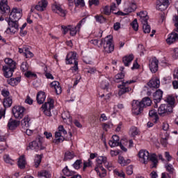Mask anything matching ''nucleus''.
<instances>
[{"label":"nucleus","mask_w":178,"mask_h":178,"mask_svg":"<svg viewBox=\"0 0 178 178\" xmlns=\"http://www.w3.org/2000/svg\"><path fill=\"white\" fill-rule=\"evenodd\" d=\"M74 67H71V70L72 72H77L79 70V62L77 61V54L74 51L70 52L66 57V64L67 65H73Z\"/></svg>","instance_id":"obj_1"},{"label":"nucleus","mask_w":178,"mask_h":178,"mask_svg":"<svg viewBox=\"0 0 178 178\" xmlns=\"http://www.w3.org/2000/svg\"><path fill=\"white\" fill-rule=\"evenodd\" d=\"M145 106V104L141 103L140 101L133 100L131 103L132 113L136 115H140V113H143V111H144Z\"/></svg>","instance_id":"obj_2"},{"label":"nucleus","mask_w":178,"mask_h":178,"mask_svg":"<svg viewBox=\"0 0 178 178\" xmlns=\"http://www.w3.org/2000/svg\"><path fill=\"white\" fill-rule=\"evenodd\" d=\"M112 41H113L112 35H108L104 40V49L107 54H111L115 50V45L112 44Z\"/></svg>","instance_id":"obj_3"},{"label":"nucleus","mask_w":178,"mask_h":178,"mask_svg":"<svg viewBox=\"0 0 178 178\" xmlns=\"http://www.w3.org/2000/svg\"><path fill=\"white\" fill-rule=\"evenodd\" d=\"M65 136V134H67V131H66V129L63 127V125H60L58 127V131L55 133V139L53 140V143H55V144H58V143H60L64 141L65 138L62 136Z\"/></svg>","instance_id":"obj_4"},{"label":"nucleus","mask_w":178,"mask_h":178,"mask_svg":"<svg viewBox=\"0 0 178 178\" xmlns=\"http://www.w3.org/2000/svg\"><path fill=\"white\" fill-rule=\"evenodd\" d=\"M133 83H136V81L131 80V81H127L126 82H122L121 85H118V88H120V90L118 92V95L122 96L123 94H126V92H130L131 91V88L127 86V84H133Z\"/></svg>","instance_id":"obj_5"},{"label":"nucleus","mask_w":178,"mask_h":178,"mask_svg":"<svg viewBox=\"0 0 178 178\" xmlns=\"http://www.w3.org/2000/svg\"><path fill=\"white\" fill-rule=\"evenodd\" d=\"M44 147H42L41 140L38 139L29 143L26 147V150L29 151V149H32V151H35L37 152L38 151H40V149H44Z\"/></svg>","instance_id":"obj_6"},{"label":"nucleus","mask_w":178,"mask_h":178,"mask_svg":"<svg viewBox=\"0 0 178 178\" xmlns=\"http://www.w3.org/2000/svg\"><path fill=\"white\" fill-rule=\"evenodd\" d=\"M172 112V106L168 104H161L158 108V114L160 116H166L167 115H170Z\"/></svg>","instance_id":"obj_7"},{"label":"nucleus","mask_w":178,"mask_h":178,"mask_svg":"<svg viewBox=\"0 0 178 178\" xmlns=\"http://www.w3.org/2000/svg\"><path fill=\"white\" fill-rule=\"evenodd\" d=\"M13 113L16 119H22L24 116L26 108L23 106H15L13 108Z\"/></svg>","instance_id":"obj_8"},{"label":"nucleus","mask_w":178,"mask_h":178,"mask_svg":"<svg viewBox=\"0 0 178 178\" xmlns=\"http://www.w3.org/2000/svg\"><path fill=\"white\" fill-rule=\"evenodd\" d=\"M22 18V10L17 9V8H13L9 15V20H15L19 22Z\"/></svg>","instance_id":"obj_9"},{"label":"nucleus","mask_w":178,"mask_h":178,"mask_svg":"<svg viewBox=\"0 0 178 178\" xmlns=\"http://www.w3.org/2000/svg\"><path fill=\"white\" fill-rule=\"evenodd\" d=\"M41 108L47 116H49L51 113L48 111V109L49 111H51V109H54V99L49 98L47 102L42 106Z\"/></svg>","instance_id":"obj_10"},{"label":"nucleus","mask_w":178,"mask_h":178,"mask_svg":"<svg viewBox=\"0 0 178 178\" xmlns=\"http://www.w3.org/2000/svg\"><path fill=\"white\" fill-rule=\"evenodd\" d=\"M9 27L7 29L6 31H10L12 34H15L17 30H19V23L15 20H9L8 21Z\"/></svg>","instance_id":"obj_11"},{"label":"nucleus","mask_w":178,"mask_h":178,"mask_svg":"<svg viewBox=\"0 0 178 178\" xmlns=\"http://www.w3.org/2000/svg\"><path fill=\"white\" fill-rule=\"evenodd\" d=\"M138 156L143 161V163L147 165L148 161H149V152L148 151L142 149L138 152Z\"/></svg>","instance_id":"obj_12"},{"label":"nucleus","mask_w":178,"mask_h":178,"mask_svg":"<svg viewBox=\"0 0 178 178\" xmlns=\"http://www.w3.org/2000/svg\"><path fill=\"white\" fill-rule=\"evenodd\" d=\"M137 9V6L136 3H132L131 6L127 8H124V12L118 11V13H114L115 15H118V16H126V15H129L131 13V12H134Z\"/></svg>","instance_id":"obj_13"},{"label":"nucleus","mask_w":178,"mask_h":178,"mask_svg":"<svg viewBox=\"0 0 178 178\" xmlns=\"http://www.w3.org/2000/svg\"><path fill=\"white\" fill-rule=\"evenodd\" d=\"M168 6H169V0H159L156 2V9L158 10H161V12L163 10H165V9H168Z\"/></svg>","instance_id":"obj_14"},{"label":"nucleus","mask_w":178,"mask_h":178,"mask_svg":"<svg viewBox=\"0 0 178 178\" xmlns=\"http://www.w3.org/2000/svg\"><path fill=\"white\" fill-rule=\"evenodd\" d=\"M52 10L55 12V13H57L61 17H65L66 16V14L67 12L62 8L59 4H54L52 6Z\"/></svg>","instance_id":"obj_15"},{"label":"nucleus","mask_w":178,"mask_h":178,"mask_svg":"<svg viewBox=\"0 0 178 178\" xmlns=\"http://www.w3.org/2000/svg\"><path fill=\"white\" fill-rule=\"evenodd\" d=\"M159 63V61L156 58H152V60H150L149 63V70L152 73H156L158 72V65Z\"/></svg>","instance_id":"obj_16"},{"label":"nucleus","mask_w":178,"mask_h":178,"mask_svg":"<svg viewBox=\"0 0 178 178\" xmlns=\"http://www.w3.org/2000/svg\"><path fill=\"white\" fill-rule=\"evenodd\" d=\"M0 10L3 13H10V7L8 6V0H0Z\"/></svg>","instance_id":"obj_17"},{"label":"nucleus","mask_w":178,"mask_h":178,"mask_svg":"<svg viewBox=\"0 0 178 178\" xmlns=\"http://www.w3.org/2000/svg\"><path fill=\"white\" fill-rule=\"evenodd\" d=\"M47 6H48V1L41 0L38 2V5L35 6V8L38 12H44V10L47 9Z\"/></svg>","instance_id":"obj_18"},{"label":"nucleus","mask_w":178,"mask_h":178,"mask_svg":"<svg viewBox=\"0 0 178 178\" xmlns=\"http://www.w3.org/2000/svg\"><path fill=\"white\" fill-rule=\"evenodd\" d=\"M51 88H53L57 95L62 94V87L60 83L58 81H53L50 84Z\"/></svg>","instance_id":"obj_19"},{"label":"nucleus","mask_w":178,"mask_h":178,"mask_svg":"<svg viewBox=\"0 0 178 178\" xmlns=\"http://www.w3.org/2000/svg\"><path fill=\"white\" fill-rule=\"evenodd\" d=\"M178 40V34L172 32L170 35L169 37L167 38L166 42L167 44H169V45L173 44V42H176V40Z\"/></svg>","instance_id":"obj_20"},{"label":"nucleus","mask_w":178,"mask_h":178,"mask_svg":"<svg viewBox=\"0 0 178 178\" xmlns=\"http://www.w3.org/2000/svg\"><path fill=\"white\" fill-rule=\"evenodd\" d=\"M6 65L3 66V67H8L9 69H16V63L13 61L11 58H6L4 60Z\"/></svg>","instance_id":"obj_21"},{"label":"nucleus","mask_w":178,"mask_h":178,"mask_svg":"<svg viewBox=\"0 0 178 178\" xmlns=\"http://www.w3.org/2000/svg\"><path fill=\"white\" fill-rule=\"evenodd\" d=\"M19 124H20V121L13 120V119L10 118L8 121V127L9 130H15Z\"/></svg>","instance_id":"obj_22"},{"label":"nucleus","mask_w":178,"mask_h":178,"mask_svg":"<svg viewBox=\"0 0 178 178\" xmlns=\"http://www.w3.org/2000/svg\"><path fill=\"white\" fill-rule=\"evenodd\" d=\"M62 119L67 124H72V118H70V113L65 111L61 114Z\"/></svg>","instance_id":"obj_23"},{"label":"nucleus","mask_w":178,"mask_h":178,"mask_svg":"<svg viewBox=\"0 0 178 178\" xmlns=\"http://www.w3.org/2000/svg\"><path fill=\"white\" fill-rule=\"evenodd\" d=\"M45 98H47V96H45V92L42 91L39 92L36 96L38 104L41 105L43 102H45Z\"/></svg>","instance_id":"obj_24"},{"label":"nucleus","mask_w":178,"mask_h":178,"mask_svg":"<svg viewBox=\"0 0 178 178\" xmlns=\"http://www.w3.org/2000/svg\"><path fill=\"white\" fill-rule=\"evenodd\" d=\"M163 95V92L159 89L154 93V101H155V102H161Z\"/></svg>","instance_id":"obj_25"},{"label":"nucleus","mask_w":178,"mask_h":178,"mask_svg":"<svg viewBox=\"0 0 178 178\" xmlns=\"http://www.w3.org/2000/svg\"><path fill=\"white\" fill-rule=\"evenodd\" d=\"M147 86L150 88H159L160 81L159 79H153L148 82Z\"/></svg>","instance_id":"obj_26"},{"label":"nucleus","mask_w":178,"mask_h":178,"mask_svg":"<svg viewBox=\"0 0 178 178\" xmlns=\"http://www.w3.org/2000/svg\"><path fill=\"white\" fill-rule=\"evenodd\" d=\"M134 59V56L133 54H130L129 56H125L122 58V62L124 66H129L130 63H131L132 60Z\"/></svg>","instance_id":"obj_27"},{"label":"nucleus","mask_w":178,"mask_h":178,"mask_svg":"<svg viewBox=\"0 0 178 178\" xmlns=\"http://www.w3.org/2000/svg\"><path fill=\"white\" fill-rule=\"evenodd\" d=\"M3 70L5 77L7 79L12 77V76H13V72H15V69L8 68V67H3Z\"/></svg>","instance_id":"obj_28"},{"label":"nucleus","mask_w":178,"mask_h":178,"mask_svg":"<svg viewBox=\"0 0 178 178\" xmlns=\"http://www.w3.org/2000/svg\"><path fill=\"white\" fill-rule=\"evenodd\" d=\"M4 108H10L12 104H13V100L11 97H6L3 102Z\"/></svg>","instance_id":"obj_29"},{"label":"nucleus","mask_w":178,"mask_h":178,"mask_svg":"<svg viewBox=\"0 0 178 178\" xmlns=\"http://www.w3.org/2000/svg\"><path fill=\"white\" fill-rule=\"evenodd\" d=\"M140 104H143V109L144 108H147V106H151L152 105V100L148 97H144L141 101Z\"/></svg>","instance_id":"obj_30"},{"label":"nucleus","mask_w":178,"mask_h":178,"mask_svg":"<svg viewBox=\"0 0 178 178\" xmlns=\"http://www.w3.org/2000/svg\"><path fill=\"white\" fill-rule=\"evenodd\" d=\"M18 166L19 169H24V168H26V158H24V155L19 157L18 161Z\"/></svg>","instance_id":"obj_31"},{"label":"nucleus","mask_w":178,"mask_h":178,"mask_svg":"<svg viewBox=\"0 0 178 178\" xmlns=\"http://www.w3.org/2000/svg\"><path fill=\"white\" fill-rule=\"evenodd\" d=\"M118 162L122 165V166H126V165H129L131 161L130 159H124V157L122 156H118Z\"/></svg>","instance_id":"obj_32"},{"label":"nucleus","mask_w":178,"mask_h":178,"mask_svg":"<svg viewBox=\"0 0 178 178\" xmlns=\"http://www.w3.org/2000/svg\"><path fill=\"white\" fill-rule=\"evenodd\" d=\"M63 173L64 176L70 177L73 176L76 172L74 171L69 170V168L67 166H65L64 169H63Z\"/></svg>","instance_id":"obj_33"},{"label":"nucleus","mask_w":178,"mask_h":178,"mask_svg":"<svg viewBox=\"0 0 178 178\" xmlns=\"http://www.w3.org/2000/svg\"><path fill=\"white\" fill-rule=\"evenodd\" d=\"M165 101L168 103L166 105L172 106V108L173 109L175 107V97H173V96H168Z\"/></svg>","instance_id":"obj_34"},{"label":"nucleus","mask_w":178,"mask_h":178,"mask_svg":"<svg viewBox=\"0 0 178 178\" xmlns=\"http://www.w3.org/2000/svg\"><path fill=\"white\" fill-rule=\"evenodd\" d=\"M130 133L132 137H136V136H138V134H140V130H138V127H132L130 129Z\"/></svg>","instance_id":"obj_35"},{"label":"nucleus","mask_w":178,"mask_h":178,"mask_svg":"<svg viewBox=\"0 0 178 178\" xmlns=\"http://www.w3.org/2000/svg\"><path fill=\"white\" fill-rule=\"evenodd\" d=\"M149 116L150 118H154L156 122V120H159V117L158 116V113H156V111H155V109H152L149 111Z\"/></svg>","instance_id":"obj_36"},{"label":"nucleus","mask_w":178,"mask_h":178,"mask_svg":"<svg viewBox=\"0 0 178 178\" xmlns=\"http://www.w3.org/2000/svg\"><path fill=\"white\" fill-rule=\"evenodd\" d=\"M24 55L26 58H33L34 56V54L29 49V47H24Z\"/></svg>","instance_id":"obj_37"},{"label":"nucleus","mask_w":178,"mask_h":178,"mask_svg":"<svg viewBox=\"0 0 178 178\" xmlns=\"http://www.w3.org/2000/svg\"><path fill=\"white\" fill-rule=\"evenodd\" d=\"M74 158V153L73 152H67L65 154L64 161L73 159Z\"/></svg>","instance_id":"obj_38"},{"label":"nucleus","mask_w":178,"mask_h":178,"mask_svg":"<svg viewBox=\"0 0 178 178\" xmlns=\"http://www.w3.org/2000/svg\"><path fill=\"white\" fill-rule=\"evenodd\" d=\"M39 177H45V178H49L51 177V174L47 170H42L38 172Z\"/></svg>","instance_id":"obj_39"},{"label":"nucleus","mask_w":178,"mask_h":178,"mask_svg":"<svg viewBox=\"0 0 178 178\" xmlns=\"http://www.w3.org/2000/svg\"><path fill=\"white\" fill-rule=\"evenodd\" d=\"M106 157H105V156H100L97 157V159L96 160V162L97 163V167L101 166V165H102V163H104V162H106Z\"/></svg>","instance_id":"obj_40"},{"label":"nucleus","mask_w":178,"mask_h":178,"mask_svg":"<svg viewBox=\"0 0 178 178\" xmlns=\"http://www.w3.org/2000/svg\"><path fill=\"white\" fill-rule=\"evenodd\" d=\"M41 159H42V154H37L35 157V168H38V166H40V163H41Z\"/></svg>","instance_id":"obj_41"},{"label":"nucleus","mask_w":178,"mask_h":178,"mask_svg":"<svg viewBox=\"0 0 178 178\" xmlns=\"http://www.w3.org/2000/svg\"><path fill=\"white\" fill-rule=\"evenodd\" d=\"M99 42V44H98ZM90 43L93 44V45H96V47H98L99 48H101L102 47V44H104V40H99L98 39H94L90 40Z\"/></svg>","instance_id":"obj_42"},{"label":"nucleus","mask_w":178,"mask_h":178,"mask_svg":"<svg viewBox=\"0 0 178 178\" xmlns=\"http://www.w3.org/2000/svg\"><path fill=\"white\" fill-rule=\"evenodd\" d=\"M70 35H72V37H74V35L77 34L79 29H77V27L72 26V25H70Z\"/></svg>","instance_id":"obj_43"},{"label":"nucleus","mask_w":178,"mask_h":178,"mask_svg":"<svg viewBox=\"0 0 178 178\" xmlns=\"http://www.w3.org/2000/svg\"><path fill=\"white\" fill-rule=\"evenodd\" d=\"M21 124L25 127H29L30 126V118H29V117H25L21 121Z\"/></svg>","instance_id":"obj_44"},{"label":"nucleus","mask_w":178,"mask_h":178,"mask_svg":"<svg viewBox=\"0 0 178 178\" xmlns=\"http://www.w3.org/2000/svg\"><path fill=\"white\" fill-rule=\"evenodd\" d=\"M149 161H151L154 163V168H155L156 165L158 163V159H156V155L152 154L149 156Z\"/></svg>","instance_id":"obj_45"},{"label":"nucleus","mask_w":178,"mask_h":178,"mask_svg":"<svg viewBox=\"0 0 178 178\" xmlns=\"http://www.w3.org/2000/svg\"><path fill=\"white\" fill-rule=\"evenodd\" d=\"M165 168L167 172H168L170 175H173L175 173V168H173V165L172 164H167L165 165Z\"/></svg>","instance_id":"obj_46"},{"label":"nucleus","mask_w":178,"mask_h":178,"mask_svg":"<svg viewBox=\"0 0 178 178\" xmlns=\"http://www.w3.org/2000/svg\"><path fill=\"white\" fill-rule=\"evenodd\" d=\"M95 19L98 23H105V22L106 21V19L104 17V16L99 15L95 16Z\"/></svg>","instance_id":"obj_47"},{"label":"nucleus","mask_w":178,"mask_h":178,"mask_svg":"<svg viewBox=\"0 0 178 178\" xmlns=\"http://www.w3.org/2000/svg\"><path fill=\"white\" fill-rule=\"evenodd\" d=\"M108 86H109V83H108L106 79H104L103 81L100 82L101 88H102L103 90H106Z\"/></svg>","instance_id":"obj_48"},{"label":"nucleus","mask_w":178,"mask_h":178,"mask_svg":"<svg viewBox=\"0 0 178 178\" xmlns=\"http://www.w3.org/2000/svg\"><path fill=\"white\" fill-rule=\"evenodd\" d=\"M143 30L145 34H149L151 33V26L148 24L143 25Z\"/></svg>","instance_id":"obj_49"},{"label":"nucleus","mask_w":178,"mask_h":178,"mask_svg":"<svg viewBox=\"0 0 178 178\" xmlns=\"http://www.w3.org/2000/svg\"><path fill=\"white\" fill-rule=\"evenodd\" d=\"M120 143V142L115 141L113 139L108 141V145L110 147H111V148H113L114 147H119Z\"/></svg>","instance_id":"obj_50"},{"label":"nucleus","mask_w":178,"mask_h":178,"mask_svg":"<svg viewBox=\"0 0 178 178\" xmlns=\"http://www.w3.org/2000/svg\"><path fill=\"white\" fill-rule=\"evenodd\" d=\"M131 26L132 29H133L135 31H138V22H137V19H135L131 23Z\"/></svg>","instance_id":"obj_51"},{"label":"nucleus","mask_w":178,"mask_h":178,"mask_svg":"<svg viewBox=\"0 0 178 178\" xmlns=\"http://www.w3.org/2000/svg\"><path fill=\"white\" fill-rule=\"evenodd\" d=\"M122 79H124V74H123V72L117 74L115 76L114 81L115 83H119L118 80H122Z\"/></svg>","instance_id":"obj_52"},{"label":"nucleus","mask_w":178,"mask_h":178,"mask_svg":"<svg viewBox=\"0 0 178 178\" xmlns=\"http://www.w3.org/2000/svg\"><path fill=\"white\" fill-rule=\"evenodd\" d=\"M6 145V139L5 138V136H0V147H1V149H3Z\"/></svg>","instance_id":"obj_53"},{"label":"nucleus","mask_w":178,"mask_h":178,"mask_svg":"<svg viewBox=\"0 0 178 178\" xmlns=\"http://www.w3.org/2000/svg\"><path fill=\"white\" fill-rule=\"evenodd\" d=\"M3 160L6 163H10V165H13V160L10 159L9 155L6 154L3 156Z\"/></svg>","instance_id":"obj_54"},{"label":"nucleus","mask_w":178,"mask_h":178,"mask_svg":"<svg viewBox=\"0 0 178 178\" xmlns=\"http://www.w3.org/2000/svg\"><path fill=\"white\" fill-rule=\"evenodd\" d=\"M21 70L22 72H27L29 70V65L27 62H24L21 65Z\"/></svg>","instance_id":"obj_55"},{"label":"nucleus","mask_w":178,"mask_h":178,"mask_svg":"<svg viewBox=\"0 0 178 178\" xmlns=\"http://www.w3.org/2000/svg\"><path fill=\"white\" fill-rule=\"evenodd\" d=\"M173 20H174L175 26L174 31H176L177 33H178V16L177 15L174 16Z\"/></svg>","instance_id":"obj_56"},{"label":"nucleus","mask_w":178,"mask_h":178,"mask_svg":"<svg viewBox=\"0 0 178 178\" xmlns=\"http://www.w3.org/2000/svg\"><path fill=\"white\" fill-rule=\"evenodd\" d=\"M105 168H107L108 170H112V163L108 162V159L106 157V161H104Z\"/></svg>","instance_id":"obj_57"},{"label":"nucleus","mask_w":178,"mask_h":178,"mask_svg":"<svg viewBox=\"0 0 178 178\" xmlns=\"http://www.w3.org/2000/svg\"><path fill=\"white\" fill-rule=\"evenodd\" d=\"M86 17L82 19L78 24L77 25L75 26L76 27V29H78V31H80V29H81V26H83V24H84L86 23Z\"/></svg>","instance_id":"obj_58"},{"label":"nucleus","mask_w":178,"mask_h":178,"mask_svg":"<svg viewBox=\"0 0 178 178\" xmlns=\"http://www.w3.org/2000/svg\"><path fill=\"white\" fill-rule=\"evenodd\" d=\"M81 163H82L81 160H76L73 164V167L74 168V169L79 170L80 169V166Z\"/></svg>","instance_id":"obj_59"},{"label":"nucleus","mask_w":178,"mask_h":178,"mask_svg":"<svg viewBox=\"0 0 178 178\" xmlns=\"http://www.w3.org/2000/svg\"><path fill=\"white\" fill-rule=\"evenodd\" d=\"M111 8H109V6H106L104 8H103V13L104 15H106L107 16H109V15H111Z\"/></svg>","instance_id":"obj_60"},{"label":"nucleus","mask_w":178,"mask_h":178,"mask_svg":"<svg viewBox=\"0 0 178 178\" xmlns=\"http://www.w3.org/2000/svg\"><path fill=\"white\" fill-rule=\"evenodd\" d=\"M76 6H84V0H74Z\"/></svg>","instance_id":"obj_61"},{"label":"nucleus","mask_w":178,"mask_h":178,"mask_svg":"<svg viewBox=\"0 0 178 178\" xmlns=\"http://www.w3.org/2000/svg\"><path fill=\"white\" fill-rule=\"evenodd\" d=\"M114 173L116 176H118V177H123L124 178L125 177V175H124V172L120 171L119 172L118 170H114Z\"/></svg>","instance_id":"obj_62"},{"label":"nucleus","mask_w":178,"mask_h":178,"mask_svg":"<svg viewBox=\"0 0 178 178\" xmlns=\"http://www.w3.org/2000/svg\"><path fill=\"white\" fill-rule=\"evenodd\" d=\"M137 15L139 16V17L140 19L143 18V17H148V15L147 13V11H141L140 13H138Z\"/></svg>","instance_id":"obj_63"},{"label":"nucleus","mask_w":178,"mask_h":178,"mask_svg":"<svg viewBox=\"0 0 178 178\" xmlns=\"http://www.w3.org/2000/svg\"><path fill=\"white\" fill-rule=\"evenodd\" d=\"M126 172L128 174L129 176L131 175H133V165H129L127 169H126Z\"/></svg>","instance_id":"obj_64"}]
</instances>
